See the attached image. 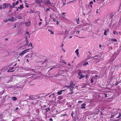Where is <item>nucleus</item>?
Returning a JSON list of instances; mask_svg holds the SVG:
<instances>
[{
    "label": "nucleus",
    "instance_id": "1",
    "mask_svg": "<svg viewBox=\"0 0 121 121\" xmlns=\"http://www.w3.org/2000/svg\"><path fill=\"white\" fill-rule=\"evenodd\" d=\"M30 37V35L29 34V32L27 31L26 32L25 34V38L27 44H28L29 43V41L27 40V39L28 38H29Z\"/></svg>",
    "mask_w": 121,
    "mask_h": 121
},
{
    "label": "nucleus",
    "instance_id": "2",
    "mask_svg": "<svg viewBox=\"0 0 121 121\" xmlns=\"http://www.w3.org/2000/svg\"><path fill=\"white\" fill-rule=\"evenodd\" d=\"M30 48H28L27 49H26L25 50L23 51H22V52L21 53L19 54V56H22L23 55L25 54L27 52H28V50H30Z\"/></svg>",
    "mask_w": 121,
    "mask_h": 121
},
{
    "label": "nucleus",
    "instance_id": "3",
    "mask_svg": "<svg viewBox=\"0 0 121 121\" xmlns=\"http://www.w3.org/2000/svg\"><path fill=\"white\" fill-rule=\"evenodd\" d=\"M78 75L79 76L78 77V78L79 79H81L82 78H84L85 77V75L82 74V72L80 71L78 73Z\"/></svg>",
    "mask_w": 121,
    "mask_h": 121
},
{
    "label": "nucleus",
    "instance_id": "4",
    "mask_svg": "<svg viewBox=\"0 0 121 121\" xmlns=\"http://www.w3.org/2000/svg\"><path fill=\"white\" fill-rule=\"evenodd\" d=\"M73 82H71L70 83V84L68 86H66L67 88H70V90H71L72 91L73 88Z\"/></svg>",
    "mask_w": 121,
    "mask_h": 121
},
{
    "label": "nucleus",
    "instance_id": "5",
    "mask_svg": "<svg viewBox=\"0 0 121 121\" xmlns=\"http://www.w3.org/2000/svg\"><path fill=\"white\" fill-rule=\"evenodd\" d=\"M44 3L45 4H51V3L50 2V0H44L43 1ZM52 4H53L52 3Z\"/></svg>",
    "mask_w": 121,
    "mask_h": 121
},
{
    "label": "nucleus",
    "instance_id": "6",
    "mask_svg": "<svg viewBox=\"0 0 121 121\" xmlns=\"http://www.w3.org/2000/svg\"><path fill=\"white\" fill-rule=\"evenodd\" d=\"M9 68L10 69L7 71L8 72H13L15 70V69L13 67H11Z\"/></svg>",
    "mask_w": 121,
    "mask_h": 121
},
{
    "label": "nucleus",
    "instance_id": "7",
    "mask_svg": "<svg viewBox=\"0 0 121 121\" xmlns=\"http://www.w3.org/2000/svg\"><path fill=\"white\" fill-rule=\"evenodd\" d=\"M86 105V104L85 103H84L83 104H82L81 105V107H80V108L82 109H85L86 108L85 107V106Z\"/></svg>",
    "mask_w": 121,
    "mask_h": 121
},
{
    "label": "nucleus",
    "instance_id": "8",
    "mask_svg": "<svg viewBox=\"0 0 121 121\" xmlns=\"http://www.w3.org/2000/svg\"><path fill=\"white\" fill-rule=\"evenodd\" d=\"M30 74L29 73H26L23 74V75H21L20 76L21 77H28V75H29Z\"/></svg>",
    "mask_w": 121,
    "mask_h": 121
},
{
    "label": "nucleus",
    "instance_id": "9",
    "mask_svg": "<svg viewBox=\"0 0 121 121\" xmlns=\"http://www.w3.org/2000/svg\"><path fill=\"white\" fill-rule=\"evenodd\" d=\"M35 1L37 4H41L43 3L42 0H35Z\"/></svg>",
    "mask_w": 121,
    "mask_h": 121
},
{
    "label": "nucleus",
    "instance_id": "10",
    "mask_svg": "<svg viewBox=\"0 0 121 121\" xmlns=\"http://www.w3.org/2000/svg\"><path fill=\"white\" fill-rule=\"evenodd\" d=\"M8 4L6 3H4L2 5V8L4 9L7 7Z\"/></svg>",
    "mask_w": 121,
    "mask_h": 121
},
{
    "label": "nucleus",
    "instance_id": "11",
    "mask_svg": "<svg viewBox=\"0 0 121 121\" xmlns=\"http://www.w3.org/2000/svg\"><path fill=\"white\" fill-rule=\"evenodd\" d=\"M31 22L30 21H28L26 22L25 24L26 26H29Z\"/></svg>",
    "mask_w": 121,
    "mask_h": 121
},
{
    "label": "nucleus",
    "instance_id": "12",
    "mask_svg": "<svg viewBox=\"0 0 121 121\" xmlns=\"http://www.w3.org/2000/svg\"><path fill=\"white\" fill-rule=\"evenodd\" d=\"M64 91L63 90H61L60 91L57 92V93L58 95H60L62 94V91Z\"/></svg>",
    "mask_w": 121,
    "mask_h": 121
},
{
    "label": "nucleus",
    "instance_id": "13",
    "mask_svg": "<svg viewBox=\"0 0 121 121\" xmlns=\"http://www.w3.org/2000/svg\"><path fill=\"white\" fill-rule=\"evenodd\" d=\"M95 79H96L94 78V77H92V78L91 79V83H93V80Z\"/></svg>",
    "mask_w": 121,
    "mask_h": 121
},
{
    "label": "nucleus",
    "instance_id": "14",
    "mask_svg": "<svg viewBox=\"0 0 121 121\" xmlns=\"http://www.w3.org/2000/svg\"><path fill=\"white\" fill-rule=\"evenodd\" d=\"M11 21H12V22H13V21H14L16 20H17L14 17H12L11 18Z\"/></svg>",
    "mask_w": 121,
    "mask_h": 121
},
{
    "label": "nucleus",
    "instance_id": "15",
    "mask_svg": "<svg viewBox=\"0 0 121 121\" xmlns=\"http://www.w3.org/2000/svg\"><path fill=\"white\" fill-rule=\"evenodd\" d=\"M79 49H77L75 51V52L76 53L77 55L78 56H79V52H78Z\"/></svg>",
    "mask_w": 121,
    "mask_h": 121
},
{
    "label": "nucleus",
    "instance_id": "16",
    "mask_svg": "<svg viewBox=\"0 0 121 121\" xmlns=\"http://www.w3.org/2000/svg\"><path fill=\"white\" fill-rule=\"evenodd\" d=\"M120 112L119 113L118 117H117V118H119L120 117H121V109H120Z\"/></svg>",
    "mask_w": 121,
    "mask_h": 121
},
{
    "label": "nucleus",
    "instance_id": "17",
    "mask_svg": "<svg viewBox=\"0 0 121 121\" xmlns=\"http://www.w3.org/2000/svg\"><path fill=\"white\" fill-rule=\"evenodd\" d=\"M18 8L19 9L21 10H22V9H23L24 7H23V5L22 4L19 7H18Z\"/></svg>",
    "mask_w": 121,
    "mask_h": 121
},
{
    "label": "nucleus",
    "instance_id": "18",
    "mask_svg": "<svg viewBox=\"0 0 121 121\" xmlns=\"http://www.w3.org/2000/svg\"><path fill=\"white\" fill-rule=\"evenodd\" d=\"M12 99L13 101H15L17 99L15 97H12Z\"/></svg>",
    "mask_w": 121,
    "mask_h": 121
},
{
    "label": "nucleus",
    "instance_id": "19",
    "mask_svg": "<svg viewBox=\"0 0 121 121\" xmlns=\"http://www.w3.org/2000/svg\"><path fill=\"white\" fill-rule=\"evenodd\" d=\"M45 110L46 112H48L50 110V109L48 108H45L44 109Z\"/></svg>",
    "mask_w": 121,
    "mask_h": 121
},
{
    "label": "nucleus",
    "instance_id": "20",
    "mask_svg": "<svg viewBox=\"0 0 121 121\" xmlns=\"http://www.w3.org/2000/svg\"><path fill=\"white\" fill-rule=\"evenodd\" d=\"M55 94H54V93H53L49 96V97H50L51 96H52L53 97H54L55 96Z\"/></svg>",
    "mask_w": 121,
    "mask_h": 121
},
{
    "label": "nucleus",
    "instance_id": "21",
    "mask_svg": "<svg viewBox=\"0 0 121 121\" xmlns=\"http://www.w3.org/2000/svg\"><path fill=\"white\" fill-rule=\"evenodd\" d=\"M109 30H105L104 33V35H107V31H108Z\"/></svg>",
    "mask_w": 121,
    "mask_h": 121
},
{
    "label": "nucleus",
    "instance_id": "22",
    "mask_svg": "<svg viewBox=\"0 0 121 121\" xmlns=\"http://www.w3.org/2000/svg\"><path fill=\"white\" fill-rule=\"evenodd\" d=\"M116 57H114L113 58V57H112L111 58V60H112V61H113L115 59Z\"/></svg>",
    "mask_w": 121,
    "mask_h": 121
},
{
    "label": "nucleus",
    "instance_id": "23",
    "mask_svg": "<svg viewBox=\"0 0 121 121\" xmlns=\"http://www.w3.org/2000/svg\"><path fill=\"white\" fill-rule=\"evenodd\" d=\"M88 64V63L87 62H85L83 65L84 66H86V65Z\"/></svg>",
    "mask_w": 121,
    "mask_h": 121
},
{
    "label": "nucleus",
    "instance_id": "24",
    "mask_svg": "<svg viewBox=\"0 0 121 121\" xmlns=\"http://www.w3.org/2000/svg\"><path fill=\"white\" fill-rule=\"evenodd\" d=\"M48 31H50V32H51V33L52 34H53L54 33V32L52 31V30H50V29L48 30Z\"/></svg>",
    "mask_w": 121,
    "mask_h": 121
},
{
    "label": "nucleus",
    "instance_id": "25",
    "mask_svg": "<svg viewBox=\"0 0 121 121\" xmlns=\"http://www.w3.org/2000/svg\"><path fill=\"white\" fill-rule=\"evenodd\" d=\"M27 44H26H26H25V46L27 47H26V48H28L30 46V44L29 45H27Z\"/></svg>",
    "mask_w": 121,
    "mask_h": 121
},
{
    "label": "nucleus",
    "instance_id": "26",
    "mask_svg": "<svg viewBox=\"0 0 121 121\" xmlns=\"http://www.w3.org/2000/svg\"><path fill=\"white\" fill-rule=\"evenodd\" d=\"M26 70L27 71H28V70H33L32 69H31L30 68H28L27 69V70Z\"/></svg>",
    "mask_w": 121,
    "mask_h": 121
},
{
    "label": "nucleus",
    "instance_id": "27",
    "mask_svg": "<svg viewBox=\"0 0 121 121\" xmlns=\"http://www.w3.org/2000/svg\"><path fill=\"white\" fill-rule=\"evenodd\" d=\"M30 47H31V48H30V49L33 48V47L32 46V43H30Z\"/></svg>",
    "mask_w": 121,
    "mask_h": 121
},
{
    "label": "nucleus",
    "instance_id": "28",
    "mask_svg": "<svg viewBox=\"0 0 121 121\" xmlns=\"http://www.w3.org/2000/svg\"><path fill=\"white\" fill-rule=\"evenodd\" d=\"M65 34L66 35H67L68 34V32L67 30H66L65 31Z\"/></svg>",
    "mask_w": 121,
    "mask_h": 121
},
{
    "label": "nucleus",
    "instance_id": "29",
    "mask_svg": "<svg viewBox=\"0 0 121 121\" xmlns=\"http://www.w3.org/2000/svg\"><path fill=\"white\" fill-rule=\"evenodd\" d=\"M17 17L18 18V19H22V18L21 16H19Z\"/></svg>",
    "mask_w": 121,
    "mask_h": 121
},
{
    "label": "nucleus",
    "instance_id": "30",
    "mask_svg": "<svg viewBox=\"0 0 121 121\" xmlns=\"http://www.w3.org/2000/svg\"><path fill=\"white\" fill-rule=\"evenodd\" d=\"M111 41H117V39H111Z\"/></svg>",
    "mask_w": 121,
    "mask_h": 121
},
{
    "label": "nucleus",
    "instance_id": "31",
    "mask_svg": "<svg viewBox=\"0 0 121 121\" xmlns=\"http://www.w3.org/2000/svg\"><path fill=\"white\" fill-rule=\"evenodd\" d=\"M55 68V66H54V67H53L52 68H51L50 69V70H49L50 71V70H52V69H54V68Z\"/></svg>",
    "mask_w": 121,
    "mask_h": 121
},
{
    "label": "nucleus",
    "instance_id": "32",
    "mask_svg": "<svg viewBox=\"0 0 121 121\" xmlns=\"http://www.w3.org/2000/svg\"><path fill=\"white\" fill-rule=\"evenodd\" d=\"M93 77H94V78H95V79H96L97 78H96V77H98V75H96L95 76H93Z\"/></svg>",
    "mask_w": 121,
    "mask_h": 121
},
{
    "label": "nucleus",
    "instance_id": "33",
    "mask_svg": "<svg viewBox=\"0 0 121 121\" xmlns=\"http://www.w3.org/2000/svg\"><path fill=\"white\" fill-rule=\"evenodd\" d=\"M99 11H99V9H98L97 10V11H96V13H99Z\"/></svg>",
    "mask_w": 121,
    "mask_h": 121
},
{
    "label": "nucleus",
    "instance_id": "34",
    "mask_svg": "<svg viewBox=\"0 0 121 121\" xmlns=\"http://www.w3.org/2000/svg\"><path fill=\"white\" fill-rule=\"evenodd\" d=\"M93 2L92 1H91L90 2V4L91 5V4H93Z\"/></svg>",
    "mask_w": 121,
    "mask_h": 121
},
{
    "label": "nucleus",
    "instance_id": "35",
    "mask_svg": "<svg viewBox=\"0 0 121 121\" xmlns=\"http://www.w3.org/2000/svg\"><path fill=\"white\" fill-rule=\"evenodd\" d=\"M117 33V32L115 31H114L113 32V33L114 34V35H116V33Z\"/></svg>",
    "mask_w": 121,
    "mask_h": 121
},
{
    "label": "nucleus",
    "instance_id": "36",
    "mask_svg": "<svg viewBox=\"0 0 121 121\" xmlns=\"http://www.w3.org/2000/svg\"><path fill=\"white\" fill-rule=\"evenodd\" d=\"M4 22H8V20L7 19H6L5 20H4Z\"/></svg>",
    "mask_w": 121,
    "mask_h": 121
},
{
    "label": "nucleus",
    "instance_id": "37",
    "mask_svg": "<svg viewBox=\"0 0 121 121\" xmlns=\"http://www.w3.org/2000/svg\"><path fill=\"white\" fill-rule=\"evenodd\" d=\"M18 2H19L18 1V0L17 1H16V4H15V5H17V4H18Z\"/></svg>",
    "mask_w": 121,
    "mask_h": 121
},
{
    "label": "nucleus",
    "instance_id": "38",
    "mask_svg": "<svg viewBox=\"0 0 121 121\" xmlns=\"http://www.w3.org/2000/svg\"><path fill=\"white\" fill-rule=\"evenodd\" d=\"M49 121H53V119L52 118H50L49 119Z\"/></svg>",
    "mask_w": 121,
    "mask_h": 121
},
{
    "label": "nucleus",
    "instance_id": "39",
    "mask_svg": "<svg viewBox=\"0 0 121 121\" xmlns=\"http://www.w3.org/2000/svg\"><path fill=\"white\" fill-rule=\"evenodd\" d=\"M119 83L118 82H116V83H115V86H117L118 84Z\"/></svg>",
    "mask_w": 121,
    "mask_h": 121
},
{
    "label": "nucleus",
    "instance_id": "40",
    "mask_svg": "<svg viewBox=\"0 0 121 121\" xmlns=\"http://www.w3.org/2000/svg\"><path fill=\"white\" fill-rule=\"evenodd\" d=\"M42 24V22H39V26H40L41 24Z\"/></svg>",
    "mask_w": 121,
    "mask_h": 121
},
{
    "label": "nucleus",
    "instance_id": "41",
    "mask_svg": "<svg viewBox=\"0 0 121 121\" xmlns=\"http://www.w3.org/2000/svg\"><path fill=\"white\" fill-rule=\"evenodd\" d=\"M62 62L64 63L65 64H66V62L64 60L62 61Z\"/></svg>",
    "mask_w": 121,
    "mask_h": 121
},
{
    "label": "nucleus",
    "instance_id": "42",
    "mask_svg": "<svg viewBox=\"0 0 121 121\" xmlns=\"http://www.w3.org/2000/svg\"><path fill=\"white\" fill-rule=\"evenodd\" d=\"M2 6H0V9H1V10H2Z\"/></svg>",
    "mask_w": 121,
    "mask_h": 121
},
{
    "label": "nucleus",
    "instance_id": "43",
    "mask_svg": "<svg viewBox=\"0 0 121 121\" xmlns=\"http://www.w3.org/2000/svg\"><path fill=\"white\" fill-rule=\"evenodd\" d=\"M13 7H11V8H13L15 6V5L14 4V2H13Z\"/></svg>",
    "mask_w": 121,
    "mask_h": 121
},
{
    "label": "nucleus",
    "instance_id": "44",
    "mask_svg": "<svg viewBox=\"0 0 121 121\" xmlns=\"http://www.w3.org/2000/svg\"><path fill=\"white\" fill-rule=\"evenodd\" d=\"M78 20L77 19H76V21L77 22V24H79L78 23Z\"/></svg>",
    "mask_w": 121,
    "mask_h": 121
},
{
    "label": "nucleus",
    "instance_id": "45",
    "mask_svg": "<svg viewBox=\"0 0 121 121\" xmlns=\"http://www.w3.org/2000/svg\"><path fill=\"white\" fill-rule=\"evenodd\" d=\"M66 13H61V14L62 15H64L66 14Z\"/></svg>",
    "mask_w": 121,
    "mask_h": 121
},
{
    "label": "nucleus",
    "instance_id": "46",
    "mask_svg": "<svg viewBox=\"0 0 121 121\" xmlns=\"http://www.w3.org/2000/svg\"><path fill=\"white\" fill-rule=\"evenodd\" d=\"M8 20V21H11V18H8L7 19Z\"/></svg>",
    "mask_w": 121,
    "mask_h": 121
},
{
    "label": "nucleus",
    "instance_id": "47",
    "mask_svg": "<svg viewBox=\"0 0 121 121\" xmlns=\"http://www.w3.org/2000/svg\"><path fill=\"white\" fill-rule=\"evenodd\" d=\"M80 31H77L76 32V33L77 34H79Z\"/></svg>",
    "mask_w": 121,
    "mask_h": 121
},
{
    "label": "nucleus",
    "instance_id": "48",
    "mask_svg": "<svg viewBox=\"0 0 121 121\" xmlns=\"http://www.w3.org/2000/svg\"><path fill=\"white\" fill-rule=\"evenodd\" d=\"M82 101H78V103H82Z\"/></svg>",
    "mask_w": 121,
    "mask_h": 121
},
{
    "label": "nucleus",
    "instance_id": "49",
    "mask_svg": "<svg viewBox=\"0 0 121 121\" xmlns=\"http://www.w3.org/2000/svg\"><path fill=\"white\" fill-rule=\"evenodd\" d=\"M25 6L27 8H28L29 7V6L28 5H25Z\"/></svg>",
    "mask_w": 121,
    "mask_h": 121
},
{
    "label": "nucleus",
    "instance_id": "50",
    "mask_svg": "<svg viewBox=\"0 0 121 121\" xmlns=\"http://www.w3.org/2000/svg\"><path fill=\"white\" fill-rule=\"evenodd\" d=\"M50 9H49V8H48V9H47L46 10V11H48V10H50Z\"/></svg>",
    "mask_w": 121,
    "mask_h": 121
},
{
    "label": "nucleus",
    "instance_id": "51",
    "mask_svg": "<svg viewBox=\"0 0 121 121\" xmlns=\"http://www.w3.org/2000/svg\"><path fill=\"white\" fill-rule=\"evenodd\" d=\"M104 95H105V97H107V94H105Z\"/></svg>",
    "mask_w": 121,
    "mask_h": 121
},
{
    "label": "nucleus",
    "instance_id": "52",
    "mask_svg": "<svg viewBox=\"0 0 121 121\" xmlns=\"http://www.w3.org/2000/svg\"><path fill=\"white\" fill-rule=\"evenodd\" d=\"M18 109V107H17L16 108V109H15L16 110H17Z\"/></svg>",
    "mask_w": 121,
    "mask_h": 121
},
{
    "label": "nucleus",
    "instance_id": "53",
    "mask_svg": "<svg viewBox=\"0 0 121 121\" xmlns=\"http://www.w3.org/2000/svg\"><path fill=\"white\" fill-rule=\"evenodd\" d=\"M102 47V45L101 44H100L99 45V47L100 48H101Z\"/></svg>",
    "mask_w": 121,
    "mask_h": 121
},
{
    "label": "nucleus",
    "instance_id": "54",
    "mask_svg": "<svg viewBox=\"0 0 121 121\" xmlns=\"http://www.w3.org/2000/svg\"><path fill=\"white\" fill-rule=\"evenodd\" d=\"M17 8V9H16V10L17 11H18V9H19V8H18V7H17V8Z\"/></svg>",
    "mask_w": 121,
    "mask_h": 121
},
{
    "label": "nucleus",
    "instance_id": "55",
    "mask_svg": "<svg viewBox=\"0 0 121 121\" xmlns=\"http://www.w3.org/2000/svg\"><path fill=\"white\" fill-rule=\"evenodd\" d=\"M64 46V44H63L62 43L61 45V47H63Z\"/></svg>",
    "mask_w": 121,
    "mask_h": 121
},
{
    "label": "nucleus",
    "instance_id": "56",
    "mask_svg": "<svg viewBox=\"0 0 121 121\" xmlns=\"http://www.w3.org/2000/svg\"><path fill=\"white\" fill-rule=\"evenodd\" d=\"M73 36H70L69 37V38H72Z\"/></svg>",
    "mask_w": 121,
    "mask_h": 121
},
{
    "label": "nucleus",
    "instance_id": "57",
    "mask_svg": "<svg viewBox=\"0 0 121 121\" xmlns=\"http://www.w3.org/2000/svg\"><path fill=\"white\" fill-rule=\"evenodd\" d=\"M85 78H87V75L86 76Z\"/></svg>",
    "mask_w": 121,
    "mask_h": 121
},
{
    "label": "nucleus",
    "instance_id": "58",
    "mask_svg": "<svg viewBox=\"0 0 121 121\" xmlns=\"http://www.w3.org/2000/svg\"><path fill=\"white\" fill-rule=\"evenodd\" d=\"M22 3V0H19Z\"/></svg>",
    "mask_w": 121,
    "mask_h": 121
},
{
    "label": "nucleus",
    "instance_id": "59",
    "mask_svg": "<svg viewBox=\"0 0 121 121\" xmlns=\"http://www.w3.org/2000/svg\"><path fill=\"white\" fill-rule=\"evenodd\" d=\"M26 61L28 62H29V60H28V59H26Z\"/></svg>",
    "mask_w": 121,
    "mask_h": 121
},
{
    "label": "nucleus",
    "instance_id": "60",
    "mask_svg": "<svg viewBox=\"0 0 121 121\" xmlns=\"http://www.w3.org/2000/svg\"><path fill=\"white\" fill-rule=\"evenodd\" d=\"M24 2H25V3H26V2H27V1H26V0H24Z\"/></svg>",
    "mask_w": 121,
    "mask_h": 121
},
{
    "label": "nucleus",
    "instance_id": "61",
    "mask_svg": "<svg viewBox=\"0 0 121 121\" xmlns=\"http://www.w3.org/2000/svg\"><path fill=\"white\" fill-rule=\"evenodd\" d=\"M40 20L41 21H42V20L41 19H40Z\"/></svg>",
    "mask_w": 121,
    "mask_h": 121
},
{
    "label": "nucleus",
    "instance_id": "62",
    "mask_svg": "<svg viewBox=\"0 0 121 121\" xmlns=\"http://www.w3.org/2000/svg\"><path fill=\"white\" fill-rule=\"evenodd\" d=\"M30 57L31 58V59H32L33 58L32 56H30Z\"/></svg>",
    "mask_w": 121,
    "mask_h": 121
},
{
    "label": "nucleus",
    "instance_id": "63",
    "mask_svg": "<svg viewBox=\"0 0 121 121\" xmlns=\"http://www.w3.org/2000/svg\"><path fill=\"white\" fill-rule=\"evenodd\" d=\"M68 65L69 66H70V64H69H69H68Z\"/></svg>",
    "mask_w": 121,
    "mask_h": 121
},
{
    "label": "nucleus",
    "instance_id": "64",
    "mask_svg": "<svg viewBox=\"0 0 121 121\" xmlns=\"http://www.w3.org/2000/svg\"><path fill=\"white\" fill-rule=\"evenodd\" d=\"M75 85V84H73V87Z\"/></svg>",
    "mask_w": 121,
    "mask_h": 121
}]
</instances>
